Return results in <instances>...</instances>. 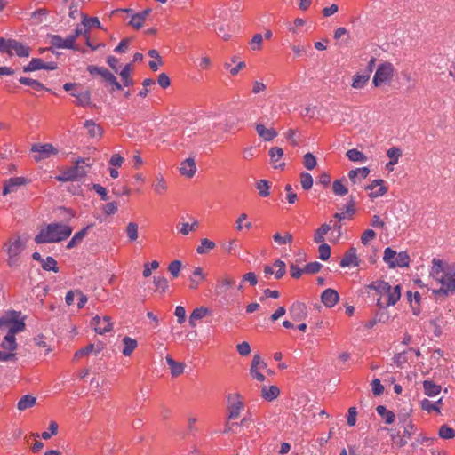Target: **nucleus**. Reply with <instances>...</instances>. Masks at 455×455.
I'll return each mask as SVG.
<instances>
[{
    "instance_id": "f257e3e1",
    "label": "nucleus",
    "mask_w": 455,
    "mask_h": 455,
    "mask_svg": "<svg viewBox=\"0 0 455 455\" xmlns=\"http://www.w3.org/2000/svg\"><path fill=\"white\" fill-rule=\"evenodd\" d=\"M431 276L441 285L439 292L443 294L455 291V266L443 267L441 260H432Z\"/></svg>"
},
{
    "instance_id": "f03ea898",
    "label": "nucleus",
    "mask_w": 455,
    "mask_h": 455,
    "mask_svg": "<svg viewBox=\"0 0 455 455\" xmlns=\"http://www.w3.org/2000/svg\"><path fill=\"white\" fill-rule=\"evenodd\" d=\"M72 230V228L67 224L51 223L40 229L35 236V242L38 244L59 243L69 237Z\"/></svg>"
},
{
    "instance_id": "7ed1b4c3",
    "label": "nucleus",
    "mask_w": 455,
    "mask_h": 455,
    "mask_svg": "<svg viewBox=\"0 0 455 455\" xmlns=\"http://www.w3.org/2000/svg\"><path fill=\"white\" fill-rule=\"evenodd\" d=\"M370 290L376 291L381 297L386 296L387 300L383 303L381 299H378L380 307L394 306L401 298V288L399 285L392 287L388 283L377 281L367 286Z\"/></svg>"
},
{
    "instance_id": "20e7f679",
    "label": "nucleus",
    "mask_w": 455,
    "mask_h": 455,
    "mask_svg": "<svg viewBox=\"0 0 455 455\" xmlns=\"http://www.w3.org/2000/svg\"><path fill=\"white\" fill-rule=\"evenodd\" d=\"M27 241L19 235L10 237L4 245V251L7 254V265L10 267H18L20 264V255L26 248Z\"/></svg>"
},
{
    "instance_id": "39448f33",
    "label": "nucleus",
    "mask_w": 455,
    "mask_h": 455,
    "mask_svg": "<svg viewBox=\"0 0 455 455\" xmlns=\"http://www.w3.org/2000/svg\"><path fill=\"white\" fill-rule=\"evenodd\" d=\"M93 162L90 158H79L76 161V165L68 169L62 170L60 173L56 176V180L61 182L76 180L84 178L88 169L92 165Z\"/></svg>"
},
{
    "instance_id": "423d86ee",
    "label": "nucleus",
    "mask_w": 455,
    "mask_h": 455,
    "mask_svg": "<svg viewBox=\"0 0 455 455\" xmlns=\"http://www.w3.org/2000/svg\"><path fill=\"white\" fill-rule=\"evenodd\" d=\"M20 316V312L15 310L5 312L0 317V331H6V334H17L24 331L26 324Z\"/></svg>"
},
{
    "instance_id": "0eeeda50",
    "label": "nucleus",
    "mask_w": 455,
    "mask_h": 455,
    "mask_svg": "<svg viewBox=\"0 0 455 455\" xmlns=\"http://www.w3.org/2000/svg\"><path fill=\"white\" fill-rule=\"evenodd\" d=\"M383 260L390 268L404 267L410 265V256L406 251L397 253L390 247H387L384 251Z\"/></svg>"
},
{
    "instance_id": "6e6552de",
    "label": "nucleus",
    "mask_w": 455,
    "mask_h": 455,
    "mask_svg": "<svg viewBox=\"0 0 455 455\" xmlns=\"http://www.w3.org/2000/svg\"><path fill=\"white\" fill-rule=\"evenodd\" d=\"M395 75V67L391 62H383L379 64L374 74L372 83L375 87H380L389 84Z\"/></svg>"
},
{
    "instance_id": "1a4fd4ad",
    "label": "nucleus",
    "mask_w": 455,
    "mask_h": 455,
    "mask_svg": "<svg viewBox=\"0 0 455 455\" xmlns=\"http://www.w3.org/2000/svg\"><path fill=\"white\" fill-rule=\"evenodd\" d=\"M87 70L92 76H100L106 83L110 84L112 86L110 92L122 89L121 84L117 81L116 77L108 69L103 67L90 65L87 67Z\"/></svg>"
},
{
    "instance_id": "9d476101",
    "label": "nucleus",
    "mask_w": 455,
    "mask_h": 455,
    "mask_svg": "<svg viewBox=\"0 0 455 455\" xmlns=\"http://www.w3.org/2000/svg\"><path fill=\"white\" fill-rule=\"evenodd\" d=\"M31 151L35 153L34 160L36 162H40L48 159L51 156H56L59 153V150L52 144L50 143L33 144L31 147Z\"/></svg>"
},
{
    "instance_id": "9b49d317",
    "label": "nucleus",
    "mask_w": 455,
    "mask_h": 455,
    "mask_svg": "<svg viewBox=\"0 0 455 455\" xmlns=\"http://www.w3.org/2000/svg\"><path fill=\"white\" fill-rule=\"evenodd\" d=\"M228 419H237L244 407L243 402L241 400V395L237 393L228 395Z\"/></svg>"
},
{
    "instance_id": "f8f14e48",
    "label": "nucleus",
    "mask_w": 455,
    "mask_h": 455,
    "mask_svg": "<svg viewBox=\"0 0 455 455\" xmlns=\"http://www.w3.org/2000/svg\"><path fill=\"white\" fill-rule=\"evenodd\" d=\"M267 116H262L255 124V130L259 138L265 141H271L277 136V132L273 127H266Z\"/></svg>"
},
{
    "instance_id": "ddd939ff",
    "label": "nucleus",
    "mask_w": 455,
    "mask_h": 455,
    "mask_svg": "<svg viewBox=\"0 0 455 455\" xmlns=\"http://www.w3.org/2000/svg\"><path fill=\"white\" fill-rule=\"evenodd\" d=\"M364 189L370 191L368 195L370 198L375 199L387 194L388 188L385 185L384 180L377 179L365 186Z\"/></svg>"
},
{
    "instance_id": "4468645a",
    "label": "nucleus",
    "mask_w": 455,
    "mask_h": 455,
    "mask_svg": "<svg viewBox=\"0 0 455 455\" xmlns=\"http://www.w3.org/2000/svg\"><path fill=\"white\" fill-rule=\"evenodd\" d=\"M91 324L95 332L100 335L109 332L113 329V323L111 322L110 317L107 315L102 318L99 315L94 316L92 319Z\"/></svg>"
},
{
    "instance_id": "2eb2a0df",
    "label": "nucleus",
    "mask_w": 455,
    "mask_h": 455,
    "mask_svg": "<svg viewBox=\"0 0 455 455\" xmlns=\"http://www.w3.org/2000/svg\"><path fill=\"white\" fill-rule=\"evenodd\" d=\"M49 43L52 47L58 49H75L73 37L62 38L59 35H49Z\"/></svg>"
},
{
    "instance_id": "dca6fc26",
    "label": "nucleus",
    "mask_w": 455,
    "mask_h": 455,
    "mask_svg": "<svg viewBox=\"0 0 455 455\" xmlns=\"http://www.w3.org/2000/svg\"><path fill=\"white\" fill-rule=\"evenodd\" d=\"M289 314L293 321L298 322L304 320L307 316V306L304 303L299 301L294 302L289 307Z\"/></svg>"
},
{
    "instance_id": "f3484780",
    "label": "nucleus",
    "mask_w": 455,
    "mask_h": 455,
    "mask_svg": "<svg viewBox=\"0 0 455 455\" xmlns=\"http://www.w3.org/2000/svg\"><path fill=\"white\" fill-rule=\"evenodd\" d=\"M360 263V260L357 257L356 249L355 247H351L348 249L343 258L340 260V267H357Z\"/></svg>"
},
{
    "instance_id": "a211bd4d",
    "label": "nucleus",
    "mask_w": 455,
    "mask_h": 455,
    "mask_svg": "<svg viewBox=\"0 0 455 455\" xmlns=\"http://www.w3.org/2000/svg\"><path fill=\"white\" fill-rule=\"evenodd\" d=\"M9 45V55H12L15 53L17 56L24 58L28 57L30 55V47L27 44H24L17 40L12 39Z\"/></svg>"
},
{
    "instance_id": "6ab92c4d",
    "label": "nucleus",
    "mask_w": 455,
    "mask_h": 455,
    "mask_svg": "<svg viewBox=\"0 0 455 455\" xmlns=\"http://www.w3.org/2000/svg\"><path fill=\"white\" fill-rule=\"evenodd\" d=\"M339 299L338 291L334 289H326L321 295V300L323 304L327 307H333Z\"/></svg>"
},
{
    "instance_id": "aec40b11",
    "label": "nucleus",
    "mask_w": 455,
    "mask_h": 455,
    "mask_svg": "<svg viewBox=\"0 0 455 455\" xmlns=\"http://www.w3.org/2000/svg\"><path fill=\"white\" fill-rule=\"evenodd\" d=\"M234 284L235 280L228 275H225L217 281L215 292L218 295H225Z\"/></svg>"
},
{
    "instance_id": "412c9836",
    "label": "nucleus",
    "mask_w": 455,
    "mask_h": 455,
    "mask_svg": "<svg viewBox=\"0 0 455 455\" xmlns=\"http://www.w3.org/2000/svg\"><path fill=\"white\" fill-rule=\"evenodd\" d=\"M26 183L27 180L23 177L10 178L4 182L3 195L6 196L7 194L14 192L18 187L25 185Z\"/></svg>"
},
{
    "instance_id": "4be33fe9",
    "label": "nucleus",
    "mask_w": 455,
    "mask_h": 455,
    "mask_svg": "<svg viewBox=\"0 0 455 455\" xmlns=\"http://www.w3.org/2000/svg\"><path fill=\"white\" fill-rule=\"evenodd\" d=\"M269 156H270L271 164H273L274 168L283 169L284 167L285 164L281 161L283 156V148H281L279 147L271 148L269 149Z\"/></svg>"
},
{
    "instance_id": "5701e85b",
    "label": "nucleus",
    "mask_w": 455,
    "mask_h": 455,
    "mask_svg": "<svg viewBox=\"0 0 455 455\" xmlns=\"http://www.w3.org/2000/svg\"><path fill=\"white\" fill-rule=\"evenodd\" d=\"M370 173L368 167H361L349 171L348 178L353 184L360 183L363 180L367 178Z\"/></svg>"
},
{
    "instance_id": "b1692460",
    "label": "nucleus",
    "mask_w": 455,
    "mask_h": 455,
    "mask_svg": "<svg viewBox=\"0 0 455 455\" xmlns=\"http://www.w3.org/2000/svg\"><path fill=\"white\" fill-rule=\"evenodd\" d=\"M93 227V224H90L86 227H84L80 231L76 232L73 237L69 240V242L67 244V249H72L76 247L78 244L82 243L84 238L87 235L88 231L90 228Z\"/></svg>"
},
{
    "instance_id": "393cba45",
    "label": "nucleus",
    "mask_w": 455,
    "mask_h": 455,
    "mask_svg": "<svg viewBox=\"0 0 455 455\" xmlns=\"http://www.w3.org/2000/svg\"><path fill=\"white\" fill-rule=\"evenodd\" d=\"M196 171V162L193 158H188L180 164V172L181 175L192 178Z\"/></svg>"
},
{
    "instance_id": "a878e982",
    "label": "nucleus",
    "mask_w": 455,
    "mask_h": 455,
    "mask_svg": "<svg viewBox=\"0 0 455 455\" xmlns=\"http://www.w3.org/2000/svg\"><path fill=\"white\" fill-rule=\"evenodd\" d=\"M210 309L205 307H199L193 310L189 315V325L191 327L196 326V321L203 319L206 315H210Z\"/></svg>"
},
{
    "instance_id": "bb28decb",
    "label": "nucleus",
    "mask_w": 455,
    "mask_h": 455,
    "mask_svg": "<svg viewBox=\"0 0 455 455\" xmlns=\"http://www.w3.org/2000/svg\"><path fill=\"white\" fill-rule=\"evenodd\" d=\"M102 345H98L97 347H95L93 344H89L84 348H81L75 353L74 360L77 361L83 356L88 355L92 353L98 355L102 350Z\"/></svg>"
},
{
    "instance_id": "cd10ccee",
    "label": "nucleus",
    "mask_w": 455,
    "mask_h": 455,
    "mask_svg": "<svg viewBox=\"0 0 455 455\" xmlns=\"http://www.w3.org/2000/svg\"><path fill=\"white\" fill-rule=\"evenodd\" d=\"M15 335L16 334H5L0 343V347L6 351L15 352L18 347Z\"/></svg>"
},
{
    "instance_id": "c85d7f7f",
    "label": "nucleus",
    "mask_w": 455,
    "mask_h": 455,
    "mask_svg": "<svg viewBox=\"0 0 455 455\" xmlns=\"http://www.w3.org/2000/svg\"><path fill=\"white\" fill-rule=\"evenodd\" d=\"M279 395L280 390L277 386H263L261 388V396L268 402L276 399Z\"/></svg>"
},
{
    "instance_id": "c756f323",
    "label": "nucleus",
    "mask_w": 455,
    "mask_h": 455,
    "mask_svg": "<svg viewBox=\"0 0 455 455\" xmlns=\"http://www.w3.org/2000/svg\"><path fill=\"white\" fill-rule=\"evenodd\" d=\"M72 96L76 98V104L82 107H86L91 104V93L89 91L74 92Z\"/></svg>"
},
{
    "instance_id": "7c9ffc66",
    "label": "nucleus",
    "mask_w": 455,
    "mask_h": 455,
    "mask_svg": "<svg viewBox=\"0 0 455 455\" xmlns=\"http://www.w3.org/2000/svg\"><path fill=\"white\" fill-rule=\"evenodd\" d=\"M424 393L427 396H435L440 394L442 387L441 386L435 384L432 380H425L423 382Z\"/></svg>"
},
{
    "instance_id": "2f4dec72",
    "label": "nucleus",
    "mask_w": 455,
    "mask_h": 455,
    "mask_svg": "<svg viewBox=\"0 0 455 455\" xmlns=\"http://www.w3.org/2000/svg\"><path fill=\"white\" fill-rule=\"evenodd\" d=\"M123 344L124 349L122 353L124 356H130L138 346L137 340L128 336L123 339Z\"/></svg>"
},
{
    "instance_id": "473e14b6",
    "label": "nucleus",
    "mask_w": 455,
    "mask_h": 455,
    "mask_svg": "<svg viewBox=\"0 0 455 455\" xmlns=\"http://www.w3.org/2000/svg\"><path fill=\"white\" fill-rule=\"evenodd\" d=\"M36 403V398L30 395H23L17 403V408L19 411H25L28 408L33 407Z\"/></svg>"
},
{
    "instance_id": "72a5a7b5",
    "label": "nucleus",
    "mask_w": 455,
    "mask_h": 455,
    "mask_svg": "<svg viewBox=\"0 0 455 455\" xmlns=\"http://www.w3.org/2000/svg\"><path fill=\"white\" fill-rule=\"evenodd\" d=\"M166 362L171 369L172 376L177 377L184 371L185 364L183 363L176 362L170 356L166 357Z\"/></svg>"
},
{
    "instance_id": "f704fd0d",
    "label": "nucleus",
    "mask_w": 455,
    "mask_h": 455,
    "mask_svg": "<svg viewBox=\"0 0 455 455\" xmlns=\"http://www.w3.org/2000/svg\"><path fill=\"white\" fill-rule=\"evenodd\" d=\"M370 80V74H355L353 76L352 87L355 89H363Z\"/></svg>"
},
{
    "instance_id": "c9c22d12",
    "label": "nucleus",
    "mask_w": 455,
    "mask_h": 455,
    "mask_svg": "<svg viewBox=\"0 0 455 455\" xmlns=\"http://www.w3.org/2000/svg\"><path fill=\"white\" fill-rule=\"evenodd\" d=\"M376 411L387 424H392L395 421V414L391 411H388L385 406H377Z\"/></svg>"
},
{
    "instance_id": "e433bc0d",
    "label": "nucleus",
    "mask_w": 455,
    "mask_h": 455,
    "mask_svg": "<svg viewBox=\"0 0 455 455\" xmlns=\"http://www.w3.org/2000/svg\"><path fill=\"white\" fill-rule=\"evenodd\" d=\"M204 279V275L203 274V269L201 267H196L192 276L190 277V289L196 290L197 289L199 283Z\"/></svg>"
},
{
    "instance_id": "4c0bfd02",
    "label": "nucleus",
    "mask_w": 455,
    "mask_h": 455,
    "mask_svg": "<svg viewBox=\"0 0 455 455\" xmlns=\"http://www.w3.org/2000/svg\"><path fill=\"white\" fill-rule=\"evenodd\" d=\"M153 188L157 195H163L167 191V183L162 175L156 177L153 182Z\"/></svg>"
},
{
    "instance_id": "58836bf2",
    "label": "nucleus",
    "mask_w": 455,
    "mask_h": 455,
    "mask_svg": "<svg viewBox=\"0 0 455 455\" xmlns=\"http://www.w3.org/2000/svg\"><path fill=\"white\" fill-rule=\"evenodd\" d=\"M84 127L88 130V134L92 138L100 137L102 131L92 120H86L84 124Z\"/></svg>"
},
{
    "instance_id": "ea45409f",
    "label": "nucleus",
    "mask_w": 455,
    "mask_h": 455,
    "mask_svg": "<svg viewBox=\"0 0 455 455\" xmlns=\"http://www.w3.org/2000/svg\"><path fill=\"white\" fill-rule=\"evenodd\" d=\"M125 233L130 242H135L139 236V226L135 222H129L125 228Z\"/></svg>"
},
{
    "instance_id": "a19ab883",
    "label": "nucleus",
    "mask_w": 455,
    "mask_h": 455,
    "mask_svg": "<svg viewBox=\"0 0 455 455\" xmlns=\"http://www.w3.org/2000/svg\"><path fill=\"white\" fill-rule=\"evenodd\" d=\"M347 156L352 162L365 163L368 160L367 156L356 148L349 149L347 152Z\"/></svg>"
},
{
    "instance_id": "79ce46f5",
    "label": "nucleus",
    "mask_w": 455,
    "mask_h": 455,
    "mask_svg": "<svg viewBox=\"0 0 455 455\" xmlns=\"http://www.w3.org/2000/svg\"><path fill=\"white\" fill-rule=\"evenodd\" d=\"M19 81L21 84L31 86L33 89H35L36 91H41V90L49 91V89L45 88V86L38 80H35V79L28 78V77H20L19 79Z\"/></svg>"
},
{
    "instance_id": "37998d69",
    "label": "nucleus",
    "mask_w": 455,
    "mask_h": 455,
    "mask_svg": "<svg viewBox=\"0 0 455 455\" xmlns=\"http://www.w3.org/2000/svg\"><path fill=\"white\" fill-rule=\"evenodd\" d=\"M44 61L39 58H33L29 63L23 67L24 72H32L43 69Z\"/></svg>"
},
{
    "instance_id": "c03bdc74",
    "label": "nucleus",
    "mask_w": 455,
    "mask_h": 455,
    "mask_svg": "<svg viewBox=\"0 0 455 455\" xmlns=\"http://www.w3.org/2000/svg\"><path fill=\"white\" fill-rule=\"evenodd\" d=\"M132 71V66L131 63L126 64L124 68L120 72V76L122 78L123 84L124 86L132 85L133 82L131 79L130 76Z\"/></svg>"
},
{
    "instance_id": "a18cd8bd",
    "label": "nucleus",
    "mask_w": 455,
    "mask_h": 455,
    "mask_svg": "<svg viewBox=\"0 0 455 455\" xmlns=\"http://www.w3.org/2000/svg\"><path fill=\"white\" fill-rule=\"evenodd\" d=\"M273 239L275 243H276L278 245H283L286 243H291L293 241V236L289 232H285L283 235L276 232L275 234H274Z\"/></svg>"
},
{
    "instance_id": "49530a36",
    "label": "nucleus",
    "mask_w": 455,
    "mask_h": 455,
    "mask_svg": "<svg viewBox=\"0 0 455 455\" xmlns=\"http://www.w3.org/2000/svg\"><path fill=\"white\" fill-rule=\"evenodd\" d=\"M216 246L215 243L208 240L207 238H204L201 240V244L196 248V252L198 254H204L209 251L214 249Z\"/></svg>"
},
{
    "instance_id": "de8ad7c7",
    "label": "nucleus",
    "mask_w": 455,
    "mask_h": 455,
    "mask_svg": "<svg viewBox=\"0 0 455 455\" xmlns=\"http://www.w3.org/2000/svg\"><path fill=\"white\" fill-rule=\"evenodd\" d=\"M256 188L259 191V195L262 197L269 196L270 184L266 180H260L256 183Z\"/></svg>"
},
{
    "instance_id": "09e8293b",
    "label": "nucleus",
    "mask_w": 455,
    "mask_h": 455,
    "mask_svg": "<svg viewBox=\"0 0 455 455\" xmlns=\"http://www.w3.org/2000/svg\"><path fill=\"white\" fill-rule=\"evenodd\" d=\"M387 155L390 158L389 164H396L402 156V150L399 148L392 147L387 150Z\"/></svg>"
},
{
    "instance_id": "8fccbe9b",
    "label": "nucleus",
    "mask_w": 455,
    "mask_h": 455,
    "mask_svg": "<svg viewBox=\"0 0 455 455\" xmlns=\"http://www.w3.org/2000/svg\"><path fill=\"white\" fill-rule=\"evenodd\" d=\"M332 191L336 196H344L348 190L341 180H336L332 183Z\"/></svg>"
},
{
    "instance_id": "3c124183",
    "label": "nucleus",
    "mask_w": 455,
    "mask_h": 455,
    "mask_svg": "<svg viewBox=\"0 0 455 455\" xmlns=\"http://www.w3.org/2000/svg\"><path fill=\"white\" fill-rule=\"evenodd\" d=\"M42 267L46 271H53L55 273L59 271L57 261L50 256L42 261Z\"/></svg>"
},
{
    "instance_id": "603ef678",
    "label": "nucleus",
    "mask_w": 455,
    "mask_h": 455,
    "mask_svg": "<svg viewBox=\"0 0 455 455\" xmlns=\"http://www.w3.org/2000/svg\"><path fill=\"white\" fill-rule=\"evenodd\" d=\"M439 436L443 439L450 440L455 437V430L446 425L439 428Z\"/></svg>"
},
{
    "instance_id": "864d4df0",
    "label": "nucleus",
    "mask_w": 455,
    "mask_h": 455,
    "mask_svg": "<svg viewBox=\"0 0 455 455\" xmlns=\"http://www.w3.org/2000/svg\"><path fill=\"white\" fill-rule=\"evenodd\" d=\"M313 177L308 172H302L300 174V184L303 189L309 190L313 186Z\"/></svg>"
},
{
    "instance_id": "5fc2aeb1",
    "label": "nucleus",
    "mask_w": 455,
    "mask_h": 455,
    "mask_svg": "<svg viewBox=\"0 0 455 455\" xmlns=\"http://www.w3.org/2000/svg\"><path fill=\"white\" fill-rule=\"evenodd\" d=\"M47 14L48 11L46 9L40 8L31 13V19L34 20L35 24H40L44 21Z\"/></svg>"
},
{
    "instance_id": "6e6d98bb",
    "label": "nucleus",
    "mask_w": 455,
    "mask_h": 455,
    "mask_svg": "<svg viewBox=\"0 0 455 455\" xmlns=\"http://www.w3.org/2000/svg\"><path fill=\"white\" fill-rule=\"evenodd\" d=\"M403 435L406 437L408 440L411 439L413 430V424L411 423V419L408 417H403Z\"/></svg>"
},
{
    "instance_id": "4d7b16f0",
    "label": "nucleus",
    "mask_w": 455,
    "mask_h": 455,
    "mask_svg": "<svg viewBox=\"0 0 455 455\" xmlns=\"http://www.w3.org/2000/svg\"><path fill=\"white\" fill-rule=\"evenodd\" d=\"M303 164L307 170H313L317 164L315 156L312 153L305 154L303 157Z\"/></svg>"
},
{
    "instance_id": "13d9d810",
    "label": "nucleus",
    "mask_w": 455,
    "mask_h": 455,
    "mask_svg": "<svg viewBox=\"0 0 455 455\" xmlns=\"http://www.w3.org/2000/svg\"><path fill=\"white\" fill-rule=\"evenodd\" d=\"M344 210L348 216V219H350L355 212V199L352 196L349 197L347 203L344 206Z\"/></svg>"
},
{
    "instance_id": "bf43d9fd",
    "label": "nucleus",
    "mask_w": 455,
    "mask_h": 455,
    "mask_svg": "<svg viewBox=\"0 0 455 455\" xmlns=\"http://www.w3.org/2000/svg\"><path fill=\"white\" fill-rule=\"evenodd\" d=\"M248 282L250 285L255 286L258 283V279L256 275L253 272H248L245 275H243L242 283L239 285L238 289H243V283Z\"/></svg>"
},
{
    "instance_id": "052dcab7",
    "label": "nucleus",
    "mask_w": 455,
    "mask_h": 455,
    "mask_svg": "<svg viewBox=\"0 0 455 455\" xmlns=\"http://www.w3.org/2000/svg\"><path fill=\"white\" fill-rule=\"evenodd\" d=\"M247 220L246 213H241L239 215V217L237 218L236 222H235V224H236L235 228L238 231H242L244 228L246 229H250L252 227L251 222H246L245 224H243V220Z\"/></svg>"
},
{
    "instance_id": "680f3d73",
    "label": "nucleus",
    "mask_w": 455,
    "mask_h": 455,
    "mask_svg": "<svg viewBox=\"0 0 455 455\" xmlns=\"http://www.w3.org/2000/svg\"><path fill=\"white\" fill-rule=\"evenodd\" d=\"M82 17H83V22L84 24V26L86 27V29L88 30L89 28H92V27H96V28H100L101 26H100V22L98 18L96 17H93V18H87L85 15L82 14Z\"/></svg>"
},
{
    "instance_id": "e2e57ef3",
    "label": "nucleus",
    "mask_w": 455,
    "mask_h": 455,
    "mask_svg": "<svg viewBox=\"0 0 455 455\" xmlns=\"http://www.w3.org/2000/svg\"><path fill=\"white\" fill-rule=\"evenodd\" d=\"M274 267H277V268H278V269H277V271H275V272L274 273L275 277L276 279H280V278H282V277L284 275L285 272H286V269H285V263H284L283 260H281V259H276V260L274 262Z\"/></svg>"
},
{
    "instance_id": "0e129e2a",
    "label": "nucleus",
    "mask_w": 455,
    "mask_h": 455,
    "mask_svg": "<svg viewBox=\"0 0 455 455\" xmlns=\"http://www.w3.org/2000/svg\"><path fill=\"white\" fill-rule=\"evenodd\" d=\"M154 283L156 286V288L160 290L162 292L166 291V290L168 289V281L164 276H155Z\"/></svg>"
},
{
    "instance_id": "69168bd1",
    "label": "nucleus",
    "mask_w": 455,
    "mask_h": 455,
    "mask_svg": "<svg viewBox=\"0 0 455 455\" xmlns=\"http://www.w3.org/2000/svg\"><path fill=\"white\" fill-rule=\"evenodd\" d=\"M319 259L322 260H327L331 256V247L327 243L320 244L318 248Z\"/></svg>"
},
{
    "instance_id": "338daca9",
    "label": "nucleus",
    "mask_w": 455,
    "mask_h": 455,
    "mask_svg": "<svg viewBox=\"0 0 455 455\" xmlns=\"http://www.w3.org/2000/svg\"><path fill=\"white\" fill-rule=\"evenodd\" d=\"M420 406H421L422 410H424V411H427L429 413L434 411H440V407L436 406V404H434L428 399H423L420 402Z\"/></svg>"
},
{
    "instance_id": "774afa93",
    "label": "nucleus",
    "mask_w": 455,
    "mask_h": 455,
    "mask_svg": "<svg viewBox=\"0 0 455 455\" xmlns=\"http://www.w3.org/2000/svg\"><path fill=\"white\" fill-rule=\"evenodd\" d=\"M262 42L263 37L261 34H255L250 42V46L253 51H258L261 48Z\"/></svg>"
}]
</instances>
